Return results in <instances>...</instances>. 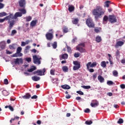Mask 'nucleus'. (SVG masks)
<instances>
[{
  "mask_svg": "<svg viewBox=\"0 0 125 125\" xmlns=\"http://www.w3.org/2000/svg\"><path fill=\"white\" fill-rule=\"evenodd\" d=\"M92 14L95 16V19L97 21L99 18L102 17L105 14V10L100 5H96V8L92 11Z\"/></svg>",
  "mask_w": 125,
  "mask_h": 125,
  "instance_id": "obj_1",
  "label": "nucleus"
},
{
  "mask_svg": "<svg viewBox=\"0 0 125 125\" xmlns=\"http://www.w3.org/2000/svg\"><path fill=\"white\" fill-rule=\"evenodd\" d=\"M6 18V20H8V23H9V28L7 29L8 31L10 32L11 29L13 28V26L15 24V21H11L10 20L12 19L15 20V17L13 14H10V15L8 16L5 17Z\"/></svg>",
  "mask_w": 125,
  "mask_h": 125,
  "instance_id": "obj_2",
  "label": "nucleus"
},
{
  "mask_svg": "<svg viewBox=\"0 0 125 125\" xmlns=\"http://www.w3.org/2000/svg\"><path fill=\"white\" fill-rule=\"evenodd\" d=\"M86 24L89 28H94L95 24L91 18H89L86 20Z\"/></svg>",
  "mask_w": 125,
  "mask_h": 125,
  "instance_id": "obj_3",
  "label": "nucleus"
},
{
  "mask_svg": "<svg viewBox=\"0 0 125 125\" xmlns=\"http://www.w3.org/2000/svg\"><path fill=\"white\" fill-rule=\"evenodd\" d=\"M21 51H22V47H18L16 53L12 55V57H21V56H23V54L21 53Z\"/></svg>",
  "mask_w": 125,
  "mask_h": 125,
  "instance_id": "obj_4",
  "label": "nucleus"
},
{
  "mask_svg": "<svg viewBox=\"0 0 125 125\" xmlns=\"http://www.w3.org/2000/svg\"><path fill=\"white\" fill-rule=\"evenodd\" d=\"M33 63L34 64H38L40 65L41 64V60H42V57L40 56L34 55L33 56Z\"/></svg>",
  "mask_w": 125,
  "mask_h": 125,
  "instance_id": "obj_5",
  "label": "nucleus"
},
{
  "mask_svg": "<svg viewBox=\"0 0 125 125\" xmlns=\"http://www.w3.org/2000/svg\"><path fill=\"white\" fill-rule=\"evenodd\" d=\"M73 64L75 66H73V70L74 71H77V70H79L80 68H81V62L78 61H74Z\"/></svg>",
  "mask_w": 125,
  "mask_h": 125,
  "instance_id": "obj_6",
  "label": "nucleus"
},
{
  "mask_svg": "<svg viewBox=\"0 0 125 125\" xmlns=\"http://www.w3.org/2000/svg\"><path fill=\"white\" fill-rule=\"evenodd\" d=\"M45 68H43L42 70H38L34 72V75L37 74L38 76H44V73H45Z\"/></svg>",
  "mask_w": 125,
  "mask_h": 125,
  "instance_id": "obj_7",
  "label": "nucleus"
},
{
  "mask_svg": "<svg viewBox=\"0 0 125 125\" xmlns=\"http://www.w3.org/2000/svg\"><path fill=\"white\" fill-rule=\"evenodd\" d=\"M108 21L110 23H116L117 22V18L114 15H109L108 16Z\"/></svg>",
  "mask_w": 125,
  "mask_h": 125,
  "instance_id": "obj_8",
  "label": "nucleus"
},
{
  "mask_svg": "<svg viewBox=\"0 0 125 125\" xmlns=\"http://www.w3.org/2000/svg\"><path fill=\"white\" fill-rule=\"evenodd\" d=\"M19 4L21 8H25L26 7V0H20Z\"/></svg>",
  "mask_w": 125,
  "mask_h": 125,
  "instance_id": "obj_9",
  "label": "nucleus"
},
{
  "mask_svg": "<svg viewBox=\"0 0 125 125\" xmlns=\"http://www.w3.org/2000/svg\"><path fill=\"white\" fill-rule=\"evenodd\" d=\"M97 63L96 62H94L91 63V62H89L86 64L87 69H89V68H93V67H96Z\"/></svg>",
  "mask_w": 125,
  "mask_h": 125,
  "instance_id": "obj_10",
  "label": "nucleus"
},
{
  "mask_svg": "<svg viewBox=\"0 0 125 125\" xmlns=\"http://www.w3.org/2000/svg\"><path fill=\"white\" fill-rule=\"evenodd\" d=\"M123 44H125V42L123 41H118L116 42L114 46L116 48H118L119 46H123Z\"/></svg>",
  "mask_w": 125,
  "mask_h": 125,
  "instance_id": "obj_11",
  "label": "nucleus"
},
{
  "mask_svg": "<svg viewBox=\"0 0 125 125\" xmlns=\"http://www.w3.org/2000/svg\"><path fill=\"white\" fill-rule=\"evenodd\" d=\"M45 36L48 41H51L53 39V34L51 33H47Z\"/></svg>",
  "mask_w": 125,
  "mask_h": 125,
  "instance_id": "obj_12",
  "label": "nucleus"
},
{
  "mask_svg": "<svg viewBox=\"0 0 125 125\" xmlns=\"http://www.w3.org/2000/svg\"><path fill=\"white\" fill-rule=\"evenodd\" d=\"M76 49H77V50H78V51H80V52H81V53L85 52V49H84L81 46H77Z\"/></svg>",
  "mask_w": 125,
  "mask_h": 125,
  "instance_id": "obj_13",
  "label": "nucleus"
},
{
  "mask_svg": "<svg viewBox=\"0 0 125 125\" xmlns=\"http://www.w3.org/2000/svg\"><path fill=\"white\" fill-rule=\"evenodd\" d=\"M14 62L15 64H20V63H23V60L22 59L17 58L14 61Z\"/></svg>",
  "mask_w": 125,
  "mask_h": 125,
  "instance_id": "obj_14",
  "label": "nucleus"
},
{
  "mask_svg": "<svg viewBox=\"0 0 125 125\" xmlns=\"http://www.w3.org/2000/svg\"><path fill=\"white\" fill-rule=\"evenodd\" d=\"M31 94L29 93H27L25 94V95L23 96H22V98L23 99H30L31 98Z\"/></svg>",
  "mask_w": 125,
  "mask_h": 125,
  "instance_id": "obj_15",
  "label": "nucleus"
},
{
  "mask_svg": "<svg viewBox=\"0 0 125 125\" xmlns=\"http://www.w3.org/2000/svg\"><path fill=\"white\" fill-rule=\"evenodd\" d=\"M80 20H79V18H73L72 22L74 25H77V24L79 23V21Z\"/></svg>",
  "mask_w": 125,
  "mask_h": 125,
  "instance_id": "obj_16",
  "label": "nucleus"
},
{
  "mask_svg": "<svg viewBox=\"0 0 125 125\" xmlns=\"http://www.w3.org/2000/svg\"><path fill=\"white\" fill-rule=\"evenodd\" d=\"M98 80L101 83H104V81H105V79L101 75L98 76Z\"/></svg>",
  "mask_w": 125,
  "mask_h": 125,
  "instance_id": "obj_17",
  "label": "nucleus"
},
{
  "mask_svg": "<svg viewBox=\"0 0 125 125\" xmlns=\"http://www.w3.org/2000/svg\"><path fill=\"white\" fill-rule=\"evenodd\" d=\"M22 13L20 12H16L14 15L15 19H17L18 17H21Z\"/></svg>",
  "mask_w": 125,
  "mask_h": 125,
  "instance_id": "obj_18",
  "label": "nucleus"
},
{
  "mask_svg": "<svg viewBox=\"0 0 125 125\" xmlns=\"http://www.w3.org/2000/svg\"><path fill=\"white\" fill-rule=\"evenodd\" d=\"M19 11L22 14H26L27 13V11L25 9V8H20L19 9Z\"/></svg>",
  "mask_w": 125,
  "mask_h": 125,
  "instance_id": "obj_19",
  "label": "nucleus"
},
{
  "mask_svg": "<svg viewBox=\"0 0 125 125\" xmlns=\"http://www.w3.org/2000/svg\"><path fill=\"white\" fill-rule=\"evenodd\" d=\"M30 43V40H26L25 42H21V46H25L26 44Z\"/></svg>",
  "mask_w": 125,
  "mask_h": 125,
  "instance_id": "obj_20",
  "label": "nucleus"
},
{
  "mask_svg": "<svg viewBox=\"0 0 125 125\" xmlns=\"http://www.w3.org/2000/svg\"><path fill=\"white\" fill-rule=\"evenodd\" d=\"M37 69V67L35 66H31V68L29 69H27V72H29V73H32V72H34L35 70Z\"/></svg>",
  "mask_w": 125,
  "mask_h": 125,
  "instance_id": "obj_21",
  "label": "nucleus"
},
{
  "mask_svg": "<svg viewBox=\"0 0 125 125\" xmlns=\"http://www.w3.org/2000/svg\"><path fill=\"white\" fill-rule=\"evenodd\" d=\"M30 48H31V46L29 45H27L25 47L24 51L25 54H27V53L29 52V49H30Z\"/></svg>",
  "mask_w": 125,
  "mask_h": 125,
  "instance_id": "obj_22",
  "label": "nucleus"
},
{
  "mask_svg": "<svg viewBox=\"0 0 125 125\" xmlns=\"http://www.w3.org/2000/svg\"><path fill=\"white\" fill-rule=\"evenodd\" d=\"M62 32L64 34H66L69 32V29L67 26H63L62 28Z\"/></svg>",
  "mask_w": 125,
  "mask_h": 125,
  "instance_id": "obj_23",
  "label": "nucleus"
},
{
  "mask_svg": "<svg viewBox=\"0 0 125 125\" xmlns=\"http://www.w3.org/2000/svg\"><path fill=\"white\" fill-rule=\"evenodd\" d=\"M75 10V7L73 5L69 6H68V11L69 12H73Z\"/></svg>",
  "mask_w": 125,
  "mask_h": 125,
  "instance_id": "obj_24",
  "label": "nucleus"
},
{
  "mask_svg": "<svg viewBox=\"0 0 125 125\" xmlns=\"http://www.w3.org/2000/svg\"><path fill=\"white\" fill-rule=\"evenodd\" d=\"M32 80L34 81V82H38V81H40V80H41V78L38 77V76H33L32 77Z\"/></svg>",
  "mask_w": 125,
  "mask_h": 125,
  "instance_id": "obj_25",
  "label": "nucleus"
},
{
  "mask_svg": "<svg viewBox=\"0 0 125 125\" xmlns=\"http://www.w3.org/2000/svg\"><path fill=\"white\" fill-rule=\"evenodd\" d=\"M62 70L63 72H64L65 73L68 72L69 71V68H68V66H63L62 67Z\"/></svg>",
  "mask_w": 125,
  "mask_h": 125,
  "instance_id": "obj_26",
  "label": "nucleus"
},
{
  "mask_svg": "<svg viewBox=\"0 0 125 125\" xmlns=\"http://www.w3.org/2000/svg\"><path fill=\"white\" fill-rule=\"evenodd\" d=\"M101 30H102V29L101 28V27H96L94 29V31L95 32V33H96L97 34H98V33H100V32L101 31Z\"/></svg>",
  "mask_w": 125,
  "mask_h": 125,
  "instance_id": "obj_27",
  "label": "nucleus"
},
{
  "mask_svg": "<svg viewBox=\"0 0 125 125\" xmlns=\"http://www.w3.org/2000/svg\"><path fill=\"white\" fill-rule=\"evenodd\" d=\"M96 42H102V38H101V37L100 36H97L96 37Z\"/></svg>",
  "mask_w": 125,
  "mask_h": 125,
  "instance_id": "obj_28",
  "label": "nucleus"
},
{
  "mask_svg": "<svg viewBox=\"0 0 125 125\" xmlns=\"http://www.w3.org/2000/svg\"><path fill=\"white\" fill-rule=\"evenodd\" d=\"M61 87L63 89H70L71 87L68 85H63L61 86Z\"/></svg>",
  "mask_w": 125,
  "mask_h": 125,
  "instance_id": "obj_29",
  "label": "nucleus"
},
{
  "mask_svg": "<svg viewBox=\"0 0 125 125\" xmlns=\"http://www.w3.org/2000/svg\"><path fill=\"white\" fill-rule=\"evenodd\" d=\"M110 1L109 0H106V1H105L104 7H109L110 5Z\"/></svg>",
  "mask_w": 125,
  "mask_h": 125,
  "instance_id": "obj_30",
  "label": "nucleus"
},
{
  "mask_svg": "<svg viewBox=\"0 0 125 125\" xmlns=\"http://www.w3.org/2000/svg\"><path fill=\"white\" fill-rule=\"evenodd\" d=\"M37 25V21H32L30 23V26L31 27H35Z\"/></svg>",
  "mask_w": 125,
  "mask_h": 125,
  "instance_id": "obj_31",
  "label": "nucleus"
},
{
  "mask_svg": "<svg viewBox=\"0 0 125 125\" xmlns=\"http://www.w3.org/2000/svg\"><path fill=\"white\" fill-rule=\"evenodd\" d=\"M24 19H25L26 22H29L32 20V17L31 16H27L25 18H24Z\"/></svg>",
  "mask_w": 125,
  "mask_h": 125,
  "instance_id": "obj_32",
  "label": "nucleus"
},
{
  "mask_svg": "<svg viewBox=\"0 0 125 125\" xmlns=\"http://www.w3.org/2000/svg\"><path fill=\"white\" fill-rule=\"evenodd\" d=\"M90 105H91V107L95 108V107H97V106H98V105H99V103L97 102L96 103H91Z\"/></svg>",
  "mask_w": 125,
  "mask_h": 125,
  "instance_id": "obj_33",
  "label": "nucleus"
},
{
  "mask_svg": "<svg viewBox=\"0 0 125 125\" xmlns=\"http://www.w3.org/2000/svg\"><path fill=\"white\" fill-rule=\"evenodd\" d=\"M61 58L62 59L65 60V59H68V55L67 54H63L62 55Z\"/></svg>",
  "mask_w": 125,
  "mask_h": 125,
  "instance_id": "obj_34",
  "label": "nucleus"
},
{
  "mask_svg": "<svg viewBox=\"0 0 125 125\" xmlns=\"http://www.w3.org/2000/svg\"><path fill=\"white\" fill-rule=\"evenodd\" d=\"M2 94L4 96H7L9 94V93L7 91L4 90L2 91Z\"/></svg>",
  "mask_w": 125,
  "mask_h": 125,
  "instance_id": "obj_35",
  "label": "nucleus"
},
{
  "mask_svg": "<svg viewBox=\"0 0 125 125\" xmlns=\"http://www.w3.org/2000/svg\"><path fill=\"white\" fill-rule=\"evenodd\" d=\"M0 47L1 49H5V42H2L0 44Z\"/></svg>",
  "mask_w": 125,
  "mask_h": 125,
  "instance_id": "obj_36",
  "label": "nucleus"
},
{
  "mask_svg": "<svg viewBox=\"0 0 125 125\" xmlns=\"http://www.w3.org/2000/svg\"><path fill=\"white\" fill-rule=\"evenodd\" d=\"M9 48L10 49H16V44H12V45H9Z\"/></svg>",
  "mask_w": 125,
  "mask_h": 125,
  "instance_id": "obj_37",
  "label": "nucleus"
},
{
  "mask_svg": "<svg viewBox=\"0 0 125 125\" xmlns=\"http://www.w3.org/2000/svg\"><path fill=\"white\" fill-rule=\"evenodd\" d=\"M101 66L102 67H103V68H105L106 66V62H105V61L102 62L101 63Z\"/></svg>",
  "mask_w": 125,
  "mask_h": 125,
  "instance_id": "obj_38",
  "label": "nucleus"
},
{
  "mask_svg": "<svg viewBox=\"0 0 125 125\" xmlns=\"http://www.w3.org/2000/svg\"><path fill=\"white\" fill-rule=\"evenodd\" d=\"M66 48H67V52L69 53H72V49L70 48V46H68V45H66Z\"/></svg>",
  "mask_w": 125,
  "mask_h": 125,
  "instance_id": "obj_39",
  "label": "nucleus"
},
{
  "mask_svg": "<svg viewBox=\"0 0 125 125\" xmlns=\"http://www.w3.org/2000/svg\"><path fill=\"white\" fill-rule=\"evenodd\" d=\"M7 14L5 12H3L0 13V17H4V16H6Z\"/></svg>",
  "mask_w": 125,
  "mask_h": 125,
  "instance_id": "obj_40",
  "label": "nucleus"
},
{
  "mask_svg": "<svg viewBox=\"0 0 125 125\" xmlns=\"http://www.w3.org/2000/svg\"><path fill=\"white\" fill-rule=\"evenodd\" d=\"M17 31H16V30L15 29H14L12 31L10 36H14V35H15V34H17Z\"/></svg>",
  "mask_w": 125,
  "mask_h": 125,
  "instance_id": "obj_41",
  "label": "nucleus"
},
{
  "mask_svg": "<svg viewBox=\"0 0 125 125\" xmlns=\"http://www.w3.org/2000/svg\"><path fill=\"white\" fill-rule=\"evenodd\" d=\"M113 75L114 77H118V75H119V73L117 70H114L113 71Z\"/></svg>",
  "mask_w": 125,
  "mask_h": 125,
  "instance_id": "obj_42",
  "label": "nucleus"
},
{
  "mask_svg": "<svg viewBox=\"0 0 125 125\" xmlns=\"http://www.w3.org/2000/svg\"><path fill=\"white\" fill-rule=\"evenodd\" d=\"M109 20V18L107 16H104L103 18V21L104 22H107Z\"/></svg>",
  "mask_w": 125,
  "mask_h": 125,
  "instance_id": "obj_43",
  "label": "nucleus"
},
{
  "mask_svg": "<svg viewBox=\"0 0 125 125\" xmlns=\"http://www.w3.org/2000/svg\"><path fill=\"white\" fill-rule=\"evenodd\" d=\"M82 87H83V88H84V89H89V88H91V86L89 85H88V86L83 85V86H82Z\"/></svg>",
  "mask_w": 125,
  "mask_h": 125,
  "instance_id": "obj_44",
  "label": "nucleus"
},
{
  "mask_svg": "<svg viewBox=\"0 0 125 125\" xmlns=\"http://www.w3.org/2000/svg\"><path fill=\"white\" fill-rule=\"evenodd\" d=\"M92 121L90 120L89 121H86L85 122V125H92Z\"/></svg>",
  "mask_w": 125,
  "mask_h": 125,
  "instance_id": "obj_45",
  "label": "nucleus"
},
{
  "mask_svg": "<svg viewBox=\"0 0 125 125\" xmlns=\"http://www.w3.org/2000/svg\"><path fill=\"white\" fill-rule=\"evenodd\" d=\"M117 123H118V124H119V125H122V124L124 123V120H123V119H122V118H120L119 119Z\"/></svg>",
  "mask_w": 125,
  "mask_h": 125,
  "instance_id": "obj_46",
  "label": "nucleus"
},
{
  "mask_svg": "<svg viewBox=\"0 0 125 125\" xmlns=\"http://www.w3.org/2000/svg\"><path fill=\"white\" fill-rule=\"evenodd\" d=\"M107 84H108V85H112V84H114V82L112 81H108L107 82Z\"/></svg>",
  "mask_w": 125,
  "mask_h": 125,
  "instance_id": "obj_47",
  "label": "nucleus"
},
{
  "mask_svg": "<svg viewBox=\"0 0 125 125\" xmlns=\"http://www.w3.org/2000/svg\"><path fill=\"white\" fill-rule=\"evenodd\" d=\"M50 72L52 76H54V75H55V73H54L55 72V69H51Z\"/></svg>",
  "mask_w": 125,
  "mask_h": 125,
  "instance_id": "obj_48",
  "label": "nucleus"
},
{
  "mask_svg": "<svg viewBox=\"0 0 125 125\" xmlns=\"http://www.w3.org/2000/svg\"><path fill=\"white\" fill-rule=\"evenodd\" d=\"M116 57H120V51L117 50L116 52Z\"/></svg>",
  "mask_w": 125,
  "mask_h": 125,
  "instance_id": "obj_49",
  "label": "nucleus"
},
{
  "mask_svg": "<svg viewBox=\"0 0 125 125\" xmlns=\"http://www.w3.org/2000/svg\"><path fill=\"white\" fill-rule=\"evenodd\" d=\"M52 46L53 48H56L57 47V42H54V43L52 44Z\"/></svg>",
  "mask_w": 125,
  "mask_h": 125,
  "instance_id": "obj_50",
  "label": "nucleus"
},
{
  "mask_svg": "<svg viewBox=\"0 0 125 125\" xmlns=\"http://www.w3.org/2000/svg\"><path fill=\"white\" fill-rule=\"evenodd\" d=\"M74 57L75 58H78V57H80V54L79 53H75L74 54Z\"/></svg>",
  "mask_w": 125,
  "mask_h": 125,
  "instance_id": "obj_51",
  "label": "nucleus"
},
{
  "mask_svg": "<svg viewBox=\"0 0 125 125\" xmlns=\"http://www.w3.org/2000/svg\"><path fill=\"white\" fill-rule=\"evenodd\" d=\"M6 20V19L4 18L3 19H0V23H3Z\"/></svg>",
  "mask_w": 125,
  "mask_h": 125,
  "instance_id": "obj_52",
  "label": "nucleus"
},
{
  "mask_svg": "<svg viewBox=\"0 0 125 125\" xmlns=\"http://www.w3.org/2000/svg\"><path fill=\"white\" fill-rule=\"evenodd\" d=\"M77 46H83V47H84V46H85V44H84V43H81L78 44Z\"/></svg>",
  "mask_w": 125,
  "mask_h": 125,
  "instance_id": "obj_53",
  "label": "nucleus"
},
{
  "mask_svg": "<svg viewBox=\"0 0 125 125\" xmlns=\"http://www.w3.org/2000/svg\"><path fill=\"white\" fill-rule=\"evenodd\" d=\"M76 92L80 95H83V93L82 91H77Z\"/></svg>",
  "mask_w": 125,
  "mask_h": 125,
  "instance_id": "obj_54",
  "label": "nucleus"
},
{
  "mask_svg": "<svg viewBox=\"0 0 125 125\" xmlns=\"http://www.w3.org/2000/svg\"><path fill=\"white\" fill-rule=\"evenodd\" d=\"M4 84H8V80H7V79L4 80Z\"/></svg>",
  "mask_w": 125,
  "mask_h": 125,
  "instance_id": "obj_55",
  "label": "nucleus"
},
{
  "mask_svg": "<svg viewBox=\"0 0 125 125\" xmlns=\"http://www.w3.org/2000/svg\"><path fill=\"white\" fill-rule=\"evenodd\" d=\"M4 7V4L0 3V9H2Z\"/></svg>",
  "mask_w": 125,
  "mask_h": 125,
  "instance_id": "obj_56",
  "label": "nucleus"
},
{
  "mask_svg": "<svg viewBox=\"0 0 125 125\" xmlns=\"http://www.w3.org/2000/svg\"><path fill=\"white\" fill-rule=\"evenodd\" d=\"M9 110L12 111V112H13V111H14V108H13V107H12L11 105H9Z\"/></svg>",
  "mask_w": 125,
  "mask_h": 125,
  "instance_id": "obj_57",
  "label": "nucleus"
},
{
  "mask_svg": "<svg viewBox=\"0 0 125 125\" xmlns=\"http://www.w3.org/2000/svg\"><path fill=\"white\" fill-rule=\"evenodd\" d=\"M26 60L27 62H32V58H27L26 59Z\"/></svg>",
  "mask_w": 125,
  "mask_h": 125,
  "instance_id": "obj_58",
  "label": "nucleus"
},
{
  "mask_svg": "<svg viewBox=\"0 0 125 125\" xmlns=\"http://www.w3.org/2000/svg\"><path fill=\"white\" fill-rule=\"evenodd\" d=\"M84 113H89L90 112V109L89 108H86L84 111Z\"/></svg>",
  "mask_w": 125,
  "mask_h": 125,
  "instance_id": "obj_59",
  "label": "nucleus"
},
{
  "mask_svg": "<svg viewBox=\"0 0 125 125\" xmlns=\"http://www.w3.org/2000/svg\"><path fill=\"white\" fill-rule=\"evenodd\" d=\"M96 78H97V74L95 73V74H94V75H93V80H95V79H96Z\"/></svg>",
  "mask_w": 125,
  "mask_h": 125,
  "instance_id": "obj_60",
  "label": "nucleus"
},
{
  "mask_svg": "<svg viewBox=\"0 0 125 125\" xmlns=\"http://www.w3.org/2000/svg\"><path fill=\"white\" fill-rule=\"evenodd\" d=\"M121 88H122V89H125V84H122L120 85Z\"/></svg>",
  "mask_w": 125,
  "mask_h": 125,
  "instance_id": "obj_61",
  "label": "nucleus"
},
{
  "mask_svg": "<svg viewBox=\"0 0 125 125\" xmlns=\"http://www.w3.org/2000/svg\"><path fill=\"white\" fill-rule=\"evenodd\" d=\"M87 70H89V72H90V73H93V72H94V69L93 68H89L87 69Z\"/></svg>",
  "mask_w": 125,
  "mask_h": 125,
  "instance_id": "obj_62",
  "label": "nucleus"
},
{
  "mask_svg": "<svg viewBox=\"0 0 125 125\" xmlns=\"http://www.w3.org/2000/svg\"><path fill=\"white\" fill-rule=\"evenodd\" d=\"M37 98H38V96L36 95L31 97V99H37Z\"/></svg>",
  "mask_w": 125,
  "mask_h": 125,
  "instance_id": "obj_63",
  "label": "nucleus"
},
{
  "mask_svg": "<svg viewBox=\"0 0 125 125\" xmlns=\"http://www.w3.org/2000/svg\"><path fill=\"white\" fill-rule=\"evenodd\" d=\"M6 52L7 54H12V52H10L7 50H6Z\"/></svg>",
  "mask_w": 125,
  "mask_h": 125,
  "instance_id": "obj_64",
  "label": "nucleus"
}]
</instances>
